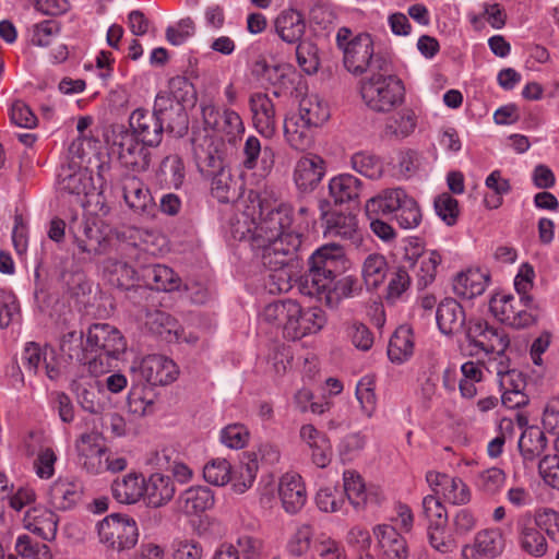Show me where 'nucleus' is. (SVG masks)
<instances>
[{"label":"nucleus","mask_w":559,"mask_h":559,"mask_svg":"<svg viewBox=\"0 0 559 559\" xmlns=\"http://www.w3.org/2000/svg\"><path fill=\"white\" fill-rule=\"evenodd\" d=\"M292 224L293 211L288 205L282 204L266 213L261 211L260 227L254 237L263 265L275 272L270 274V278L280 281L278 292L290 287L284 267L297 258L301 246V235L292 230Z\"/></svg>","instance_id":"f257e3e1"},{"label":"nucleus","mask_w":559,"mask_h":559,"mask_svg":"<svg viewBox=\"0 0 559 559\" xmlns=\"http://www.w3.org/2000/svg\"><path fill=\"white\" fill-rule=\"evenodd\" d=\"M168 98L157 96L153 111L136 108L129 117L130 133H134L141 143L156 147L163 140L164 131L182 136L188 131V116L179 105L166 106Z\"/></svg>","instance_id":"f03ea898"},{"label":"nucleus","mask_w":559,"mask_h":559,"mask_svg":"<svg viewBox=\"0 0 559 559\" xmlns=\"http://www.w3.org/2000/svg\"><path fill=\"white\" fill-rule=\"evenodd\" d=\"M346 267L345 252L337 243H328L317 249L309 259V270L301 282V292L319 294L333 284Z\"/></svg>","instance_id":"7ed1b4c3"},{"label":"nucleus","mask_w":559,"mask_h":559,"mask_svg":"<svg viewBox=\"0 0 559 559\" xmlns=\"http://www.w3.org/2000/svg\"><path fill=\"white\" fill-rule=\"evenodd\" d=\"M360 95L366 106L380 114H388L405 102L403 81L389 72H374L360 83Z\"/></svg>","instance_id":"20e7f679"},{"label":"nucleus","mask_w":559,"mask_h":559,"mask_svg":"<svg viewBox=\"0 0 559 559\" xmlns=\"http://www.w3.org/2000/svg\"><path fill=\"white\" fill-rule=\"evenodd\" d=\"M369 217L377 215H395L400 227L412 229L421 222V212L414 198L402 188L385 189L366 203Z\"/></svg>","instance_id":"39448f33"},{"label":"nucleus","mask_w":559,"mask_h":559,"mask_svg":"<svg viewBox=\"0 0 559 559\" xmlns=\"http://www.w3.org/2000/svg\"><path fill=\"white\" fill-rule=\"evenodd\" d=\"M343 64L354 75H361L367 71L374 73L391 70L388 59L374 53L373 39L368 33L356 35L352 44H347L343 51Z\"/></svg>","instance_id":"423d86ee"},{"label":"nucleus","mask_w":559,"mask_h":559,"mask_svg":"<svg viewBox=\"0 0 559 559\" xmlns=\"http://www.w3.org/2000/svg\"><path fill=\"white\" fill-rule=\"evenodd\" d=\"M110 141L117 148L118 159L126 168L135 173L148 169L151 164L148 146L141 143L128 128L122 124L114 126L111 135H107V142Z\"/></svg>","instance_id":"0eeeda50"},{"label":"nucleus","mask_w":559,"mask_h":559,"mask_svg":"<svg viewBox=\"0 0 559 559\" xmlns=\"http://www.w3.org/2000/svg\"><path fill=\"white\" fill-rule=\"evenodd\" d=\"M534 305L532 296L519 298L510 294H498L490 299L489 309L500 322L514 329H524L534 323L535 318L530 312Z\"/></svg>","instance_id":"6e6552de"},{"label":"nucleus","mask_w":559,"mask_h":559,"mask_svg":"<svg viewBox=\"0 0 559 559\" xmlns=\"http://www.w3.org/2000/svg\"><path fill=\"white\" fill-rule=\"evenodd\" d=\"M98 536L100 543L112 550L130 549L139 537L136 522L129 515L110 514L98 523Z\"/></svg>","instance_id":"1a4fd4ad"},{"label":"nucleus","mask_w":559,"mask_h":559,"mask_svg":"<svg viewBox=\"0 0 559 559\" xmlns=\"http://www.w3.org/2000/svg\"><path fill=\"white\" fill-rule=\"evenodd\" d=\"M464 333L472 356L481 352L501 354L510 345L509 336L502 330L489 325L481 319H468Z\"/></svg>","instance_id":"9d476101"},{"label":"nucleus","mask_w":559,"mask_h":559,"mask_svg":"<svg viewBox=\"0 0 559 559\" xmlns=\"http://www.w3.org/2000/svg\"><path fill=\"white\" fill-rule=\"evenodd\" d=\"M86 349L99 357L118 359L127 349V341L117 328L108 323H95L87 331Z\"/></svg>","instance_id":"9b49d317"},{"label":"nucleus","mask_w":559,"mask_h":559,"mask_svg":"<svg viewBox=\"0 0 559 559\" xmlns=\"http://www.w3.org/2000/svg\"><path fill=\"white\" fill-rule=\"evenodd\" d=\"M80 465L92 475H98L105 472V459L108 449L105 444V438L97 431L84 432L76 440Z\"/></svg>","instance_id":"f8f14e48"},{"label":"nucleus","mask_w":559,"mask_h":559,"mask_svg":"<svg viewBox=\"0 0 559 559\" xmlns=\"http://www.w3.org/2000/svg\"><path fill=\"white\" fill-rule=\"evenodd\" d=\"M58 188L61 193L75 198L81 206L86 205V197L95 190L92 174L75 163L61 167L58 175Z\"/></svg>","instance_id":"ddd939ff"},{"label":"nucleus","mask_w":559,"mask_h":559,"mask_svg":"<svg viewBox=\"0 0 559 559\" xmlns=\"http://www.w3.org/2000/svg\"><path fill=\"white\" fill-rule=\"evenodd\" d=\"M404 261L414 270L417 286L425 288L435 281L437 269L441 263V255L435 250L424 251L419 242L412 241L405 249Z\"/></svg>","instance_id":"4468645a"},{"label":"nucleus","mask_w":559,"mask_h":559,"mask_svg":"<svg viewBox=\"0 0 559 559\" xmlns=\"http://www.w3.org/2000/svg\"><path fill=\"white\" fill-rule=\"evenodd\" d=\"M202 117L207 128L226 136L229 143H234L245 132L241 117L233 109L219 111L214 105H204Z\"/></svg>","instance_id":"2eb2a0df"},{"label":"nucleus","mask_w":559,"mask_h":559,"mask_svg":"<svg viewBox=\"0 0 559 559\" xmlns=\"http://www.w3.org/2000/svg\"><path fill=\"white\" fill-rule=\"evenodd\" d=\"M426 480L435 495H441L445 501L452 504H465L471 499L467 485L459 477L429 471L426 474Z\"/></svg>","instance_id":"dca6fc26"},{"label":"nucleus","mask_w":559,"mask_h":559,"mask_svg":"<svg viewBox=\"0 0 559 559\" xmlns=\"http://www.w3.org/2000/svg\"><path fill=\"white\" fill-rule=\"evenodd\" d=\"M191 144L195 165L204 177L226 167L223 152L218 150L211 136H194Z\"/></svg>","instance_id":"f3484780"},{"label":"nucleus","mask_w":559,"mask_h":559,"mask_svg":"<svg viewBox=\"0 0 559 559\" xmlns=\"http://www.w3.org/2000/svg\"><path fill=\"white\" fill-rule=\"evenodd\" d=\"M253 127L265 138H272L276 132L277 119L275 106L265 93L257 92L249 97Z\"/></svg>","instance_id":"a211bd4d"},{"label":"nucleus","mask_w":559,"mask_h":559,"mask_svg":"<svg viewBox=\"0 0 559 559\" xmlns=\"http://www.w3.org/2000/svg\"><path fill=\"white\" fill-rule=\"evenodd\" d=\"M123 199L127 205L135 213L154 216L156 203L148 188L135 176H124L122 179Z\"/></svg>","instance_id":"6ab92c4d"},{"label":"nucleus","mask_w":559,"mask_h":559,"mask_svg":"<svg viewBox=\"0 0 559 559\" xmlns=\"http://www.w3.org/2000/svg\"><path fill=\"white\" fill-rule=\"evenodd\" d=\"M516 530L519 545L524 552L536 558L543 557L547 552V540L537 521L530 513L518 519Z\"/></svg>","instance_id":"aec40b11"},{"label":"nucleus","mask_w":559,"mask_h":559,"mask_svg":"<svg viewBox=\"0 0 559 559\" xmlns=\"http://www.w3.org/2000/svg\"><path fill=\"white\" fill-rule=\"evenodd\" d=\"M325 175V162L316 154H308L297 160L294 169V181L301 192H310L317 188Z\"/></svg>","instance_id":"412c9836"},{"label":"nucleus","mask_w":559,"mask_h":559,"mask_svg":"<svg viewBox=\"0 0 559 559\" xmlns=\"http://www.w3.org/2000/svg\"><path fill=\"white\" fill-rule=\"evenodd\" d=\"M320 217L325 222L324 236L352 239L357 231V218L349 212L329 213L330 203L326 200L318 202Z\"/></svg>","instance_id":"4be33fe9"},{"label":"nucleus","mask_w":559,"mask_h":559,"mask_svg":"<svg viewBox=\"0 0 559 559\" xmlns=\"http://www.w3.org/2000/svg\"><path fill=\"white\" fill-rule=\"evenodd\" d=\"M142 377L152 385H167L179 374L176 362L163 355L146 356L140 367Z\"/></svg>","instance_id":"5701e85b"},{"label":"nucleus","mask_w":559,"mask_h":559,"mask_svg":"<svg viewBox=\"0 0 559 559\" xmlns=\"http://www.w3.org/2000/svg\"><path fill=\"white\" fill-rule=\"evenodd\" d=\"M373 535L381 559H407V542L394 526L378 524L373 527Z\"/></svg>","instance_id":"b1692460"},{"label":"nucleus","mask_w":559,"mask_h":559,"mask_svg":"<svg viewBox=\"0 0 559 559\" xmlns=\"http://www.w3.org/2000/svg\"><path fill=\"white\" fill-rule=\"evenodd\" d=\"M299 437L306 443L310 452L312 463L319 467H326L333 456V449L328 436L318 430L313 425H302L299 430Z\"/></svg>","instance_id":"393cba45"},{"label":"nucleus","mask_w":559,"mask_h":559,"mask_svg":"<svg viewBox=\"0 0 559 559\" xmlns=\"http://www.w3.org/2000/svg\"><path fill=\"white\" fill-rule=\"evenodd\" d=\"M278 495L287 513L295 514L307 501V491L302 478L295 473H286L278 485Z\"/></svg>","instance_id":"a878e982"},{"label":"nucleus","mask_w":559,"mask_h":559,"mask_svg":"<svg viewBox=\"0 0 559 559\" xmlns=\"http://www.w3.org/2000/svg\"><path fill=\"white\" fill-rule=\"evenodd\" d=\"M436 322L441 333L454 334L465 330L466 316L463 307L453 298L443 299L437 307Z\"/></svg>","instance_id":"bb28decb"},{"label":"nucleus","mask_w":559,"mask_h":559,"mask_svg":"<svg viewBox=\"0 0 559 559\" xmlns=\"http://www.w3.org/2000/svg\"><path fill=\"white\" fill-rule=\"evenodd\" d=\"M51 504L59 510L76 506L83 496V485L75 478H58L49 490Z\"/></svg>","instance_id":"cd10ccee"},{"label":"nucleus","mask_w":559,"mask_h":559,"mask_svg":"<svg viewBox=\"0 0 559 559\" xmlns=\"http://www.w3.org/2000/svg\"><path fill=\"white\" fill-rule=\"evenodd\" d=\"M23 522L26 530L44 540H51L56 537L58 519L52 511L46 508L32 507L27 509Z\"/></svg>","instance_id":"c85d7f7f"},{"label":"nucleus","mask_w":559,"mask_h":559,"mask_svg":"<svg viewBox=\"0 0 559 559\" xmlns=\"http://www.w3.org/2000/svg\"><path fill=\"white\" fill-rule=\"evenodd\" d=\"M176 493V486L170 476L154 473L145 479L144 499L147 506L160 508L167 504Z\"/></svg>","instance_id":"c756f323"},{"label":"nucleus","mask_w":559,"mask_h":559,"mask_svg":"<svg viewBox=\"0 0 559 559\" xmlns=\"http://www.w3.org/2000/svg\"><path fill=\"white\" fill-rule=\"evenodd\" d=\"M362 190V182L355 176L342 174L329 182V194L335 204L357 203Z\"/></svg>","instance_id":"7c9ffc66"},{"label":"nucleus","mask_w":559,"mask_h":559,"mask_svg":"<svg viewBox=\"0 0 559 559\" xmlns=\"http://www.w3.org/2000/svg\"><path fill=\"white\" fill-rule=\"evenodd\" d=\"M145 479L136 473H129L111 484L112 497L120 503L132 504L144 497Z\"/></svg>","instance_id":"2f4dec72"},{"label":"nucleus","mask_w":559,"mask_h":559,"mask_svg":"<svg viewBox=\"0 0 559 559\" xmlns=\"http://www.w3.org/2000/svg\"><path fill=\"white\" fill-rule=\"evenodd\" d=\"M141 277L146 286L155 290L174 292L180 286V277L173 269L163 264L142 267Z\"/></svg>","instance_id":"473e14b6"},{"label":"nucleus","mask_w":559,"mask_h":559,"mask_svg":"<svg viewBox=\"0 0 559 559\" xmlns=\"http://www.w3.org/2000/svg\"><path fill=\"white\" fill-rule=\"evenodd\" d=\"M275 31L285 43L299 44L306 32L305 19L296 10H285L275 20Z\"/></svg>","instance_id":"72a5a7b5"},{"label":"nucleus","mask_w":559,"mask_h":559,"mask_svg":"<svg viewBox=\"0 0 559 559\" xmlns=\"http://www.w3.org/2000/svg\"><path fill=\"white\" fill-rule=\"evenodd\" d=\"M179 508L187 515H198L214 506V495L205 486L186 489L178 499Z\"/></svg>","instance_id":"f704fd0d"},{"label":"nucleus","mask_w":559,"mask_h":559,"mask_svg":"<svg viewBox=\"0 0 559 559\" xmlns=\"http://www.w3.org/2000/svg\"><path fill=\"white\" fill-rule=\"evenodd\" d=\"M488 281L489 276L480 270H467L453 280V292L461 298L472 299L485 292Z\"/></svg>","instance_id":"c9c22d12"},{"label":"nucleus","mask_w":559,"mask_h":559,"mask_svg":"<svg viewBox=\"0 0 559 559\" xmlns=\"http://www.w3.org/2000/svg\"><path fill=\"white\" fill-rule=\"evenodd\" d=\"M95 384L96 382L88 376H80L70 384V390L75 395L79 405L91 414H97L102 409Z\"/></svg>","instance_id":"e433bc0d"},{"label":"nucleus","mask_w":559,"mask_h":559,"mask_svg":"<svg viewBox=\"0 0 559 559\" xmlns=\"http://www.w3.org/2000/svg\"><path fill=\"white\" fill-rule=\"evenodd\" d=\"M359 290L357 286V280L352 276H343L341 278L333 280V284L326 287L324 292L319 294H308V296L316 297L320 301H324L330 308H335L338 304L345 299L354 297Z\"/></svg>","instance_id":"4c0bfd02"},{"label":"nucleus","mask_w":559,"mask_h":559,"mask_svg":"<svg viewBox=\"0 0 559 559\" xmlns=\"http://www.w3.org/2000/svg\"><path fill=\"white\" fill-rule=\"evenodd\" d=\"M297 314V301L292 299L275 301L269 304L263 309L261 314L262 320L274 326L275 329L282 330V333L286 332L289 321Z\"/></svg>","instance_id":"58836bf2"},{"label":"nucleus","mask_w":559,"mask_h":559,"mask_svg":"<svg viewBox=\"0 0 559 559\" xmlns=\"http://www.w3.org/2000/svg\"><path fill=\"white\" fill-rule=\"evenodd\" d=\"M312 128L311 124L293 115L284 120L285 139L297 151H305L311 146L313 142Z\"/></svg>","instance_id":"ea45409f"},{"label":"nucleus","mask_w":559,"mask_h":559,"mask_svg":"<svg viewBox=\"0 0 559 559\" xmlns=\"http://www.w3.org/2000/svg\"><path fill=\"white\" fill-rule=\"evenodd\" d=\"M105 273L109 284L116 288L130 290L135 287L138 272L124 261L107 259Z\"/></svg>","instance_id":"a19ab883"},{"label":"nucleus","mask_w":559,"mask_h":559,"mask_svg":"<svg viewBox=\"0 0 559 559\" xmlns=\"http://www.w3.org/2000/svg\"><path fill=\"white\" fill-rule=\"evenodd\" d=\"M417 126V117L412 109H403L386 119L383 136L390 140H402L409 136Z\"/></svg>","instance_id":"79ce46f5"},{"label":"nucleus","mask_w":559,"mask_h":559,"mask_svg":"<svg viewBox=\"0 0 559 559\" xmlns=\"http://www.w3.org/2000/svg\"><path fill=\"white\" fill-rule=\"evenodd\" d=\"M546 447V435L538 426L526 427L519 439V449L524 461H535Z\"/></svg>","instance_id":"37998d69"},{"label":"nucleus","mask_w":559,"mask_h":559,"mask_svg":"<svg viewBox=\"0 0 559 559\" xmlns=\"http://www.w3.org/2000/svg\"><path fill=\"white\" fill-rule=\"evenodd\" d=\"M294 117L304 120L312 127H319L330 117L328 105L317 95H308L300 100L298 114Z\"/></svg>","instance_id":"c03bdc74"},{"label":"nucleus","mask_w":559,"mask_h":559,"mask_svg":"<svg viewBox=\"0 0 559 559\" xmlns=\"http://www.w3.org/2000/svg\"><path fill=\"white\" fill-rule=\"evenodd\" d=\"M414 350V340L411 329L400 326L391 336L388 346V356L392 362L406 361Z\"/></svg>","instance_id":"a18cd8bd"},{"label":"nucleus","mask_w":559,"mask_h":559,"mask_svg":"<svg viewBox=\"0 0 559 559\" xmlns=\"http://www.w3.org/2000/svg\"><path fill=\"white\" fill-rule=\"evenodd\" d=\"M205 177L211 179V193L219 202L228 203L237 198V182L227 166Z\"/></svg>","instance_id":"49530a36"},{"label":"nucleus","mask_w":559,"mask_h":559,"mask_svg":"<svg viewBox=\"0 0 559 559\" xmlns=\"http://www.w3.org/2000/svg\"><path fill=\"white\" fill-rule=\"evenodd\" d=\"M158 176L166 187L180 189L186 178L182 158L178 154L166 156L160 163Z\"/></svg>","instance_id":"de8ad7c7"},{"label":"nucleus","mask_w":559,"mask_h":559,"mask_svg":"<svg viewBox=\"0 0 559 559\" xmlns=\"http://www.w3.org/2000/svg\"><path fill=\"white\" fill-rule=\"evenodd\" d=\"M343 486L350 504L356 510H362L368 502L369 495L361 476L354 469L344 471Z\"/></svg>","instance_id":"09e8293b"},{"label":"nucleus","mask_w":559,"mask_h":559,"mask_svg":"<svg viewBox=\"0 0 559 559\" xmlns=\"http://www.w3.org/2000/svg\"><path fill=\"white\" fill-rule=\"evenodd\" d=\"M389 271L384 255L380 253L369 254L362 264V277L369 288L379 287L385 280Z\"/></svg>","instance_id":"8fccbe9b"},{"label":"nucleus","mask_w":559,"mask_h":559,"mask_svg":"<svg viewBox=\"0 0 559 559\" xmlns=\"http://www.w3.org/2000/svg\"><path fill=\"white\" fill-rule=\"evenodd\" d=\"M475 547L478 554L496 558L504 549L503 535L497 528L481 531L476 535Z\"/></svg>","instance_id":"3c124183"},{"label":"nucleus","mask_w":559,"mask_h":559,"mask_svg":"<svg viewBox=\"0 0 559 559\" xmlns=\"http://www.w3.org/2000/svg\"><path fill=\"white\" fill-rule=\"evenodd\" d=\"M14 548L20 559H52L50 548L27 534L17 536Z\"/></svg>","instance_id":"603ef678"},{"label":"nucleus","mask_w":559,"mask_h":559,"mask_svg":"<svg viewBox=\"0 0 559 559\" xmlns=\"http://www.w3.org/2000/svg\"><path fill=\"white\" fill-rule=\"evenodd\" d=\"M59 348L61 354L69 360L82 362L86 359V348L83 347V332L69 331L60 337Z\"/></svg>","instance_id":"864d4df0"},{"label":"nucleus","mask_w":559,"mask_h":559,"mask_svg":"<svg viewBox=\"0 0 559 559\" xmlns=\"http://www.w3.org/2000/svg\"><path fill=\"white\" fill-rule=\"evenodd\" d=\"M506 479L507 476L501 468L491 467L477 475L475 486L483 493L493 496L501 490Z\"/></svg>","instance_id":"5fc2aeb1"},{"label":"nucleus","mask_w":559,"mask_h":559,"mask_svg":"<svg viewBox=\"0 0 559 559\" xmlns=\"http://www.w3.org/2000/svg\"><path fill=\"white\" fill-rule=\"evenodd\" d=\"M258 227H260V219L249 218L242 214L241 217H237L230 225V233L235 240L247 241L253 250L258 249L254 237L258 234Z\"/></svg>","instance_id":"6e6d98bb"},{"label":"nucleus","mask_w":559,"mask_h":559,"mask_svg":"<svg viewBox=\"0 0 559 559\" xmlns=\"http://www.w3.org/2000/svg\"><path fill=\"white\" fill-rule=\"evenodd\" d=\"M353 168L370 179H378L382 175V163L373 154L358 152L352 156Z\"/></svg>","instance_id":"4d7b16f0"},{"label":"nucleus","mask_w":559,"mask_h":559,"mask_svg":"<svg viewBox=\"0 0 559 559\" xmlns=\"http://www.w3.org/2000/svg\"><path fill=\"white\" fill-rule=\"evenodd\" d=\"M433 206L436 214L448 226H454L456 224L460 216V206L457 200L450 193L443 192L439 194L433 201Z\"/></svg>","instance_id":"13d9d810"},{"label":"nucleus","mask_w":559,"mask_h":559,"mask_svg":"<svg viewBox=\"0 0 559 559\" xmlns=\"http://www.w3.org/2000/svg\"><path fill=\"white\" fill-rule=\"evenodd\" d=\"M430 546L440 554L453 552L457 545L454 538L447 532V524L427 526Z\"/></svg>","instance_id":"bf43d9fd"},{"label":"nucleus","mask_w":559,"mask_h":559,"mask_svg":"<svg viewBox=\"0 0 559 559\" xmlns=\"http://www.w3.org/2000/svg\"><path fill=\"white\" fill-rule=\"evenodd\" d=\"M374 385V377L370 374L362 377L356 385V397L368 416H371L376 409Z\"/></svg>","instance_id":"052dcab7"},{"label":"nucleus","mask_w":559,"mask_h":559,"mask_svg":"<svg viewBox=\"0 0 559 559\" xmlns=\"http://www.w3.org/2000/svg\"><path fill=\"white\" fill-rule=\"evenodd\" d=\"M231 466L225 459H216L203 468L204 479L215 486H224L230 479Z\"/></svg>","instance_id":"680f3d73"},{"label":"nucleus","mask_w":559,"mask_h":559,"mask_svg":"<svg viewBox=\"0 0 559 559\" xmlns=\"http://www.w3.org/2000/svg\"><path fill=\"white\" fill-rule=\"evenodd\" d=\"M145 325L152 333L164 336L176 332L177 321L165 311L154 310L146 314Z\"/></svg>","instance_id":"e2e57ef3"},{"label":"nucleus","mask_w":559,"mask_h":559,"mask_svg":"<svg viewBox=\"0 0 559 559\" xmlns=\"http://www.w3.org/2000/svg\"><path fill=\"white\" fill-rule=\"evenodd\" d=\"M423 516L428 522V526L448 524V513L444 506L435 495H428L421 503Z\"/></svg>","instance_id":"0e129e2a"},{"label":"nucleus","mask_w":559,"mask_h":559,"mask_svg":"<svg viewBox=\"0 0 559 559\" xmlns=\"http://www.w3.org/2000/svg\"><path fill=\"white\" fill-rule=\"evenodd\" d=\"M250 432L242 424L227 425L221 431V441L230 449H242L248 444Z\"/></svg>","instance_id":"69168bd1"},{"label":"nucleus","mask_w":559,"mask_h":559,"mask_svg":"<svg viewBox=\"0 0 559 559\" xmlns=\"http://www.w3.org/2000/svg\"><path fill=\"white\" fill-rule=\"evenodd\" d=\"M313 537V528L310 524H301L287 543V551L295 557L305 555Z\"/></svg>","instance_id":"338daca9"},{"label":"nucleus","mask_w":559,"mask_h":559,"mask_svg":"<svg viewBox=\"0 0 559 559\" xmlns=\"http://www.w3.org/2000/svg\"><path fill=\"white\" fill-rule=\"evenodd\" d=\"M61 26L55 20H46L37 23L34 26L32 43L36 46L47 47L52 43V39L59 35Z\"/></svg>","instance_id":"774afa93"}]
</instances>
